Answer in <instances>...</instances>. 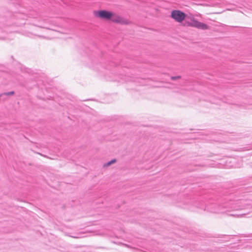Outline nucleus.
I'll return each instance as SVG.
<instances>
[{"label": "nucleus", "mask_w": 252, "mask_h": 252, "mask_svg": "<svg viewBox=\"0 0 252 252\" xmlns=\"http://www.w3.org/2000/svg\"><path fill=\"white\" fill-rule=\"evenodd\" d=\"M181 78V76H172L171 77V80H176V79H180Z\"/></svg>", "instance_id": "obj_8"}, {"label": "nucleus", "mask_w": 252, "mask_h": 252, "mask_svg": "<svg viewBox=\"0 0 252 252\" xmlns=\"http://www.w3.org/2000/svg\"><path fill=\"white\" fill-rule=\"evenodd\" d=\"M110 20L114 23L121 24L122 25H128L129 23L127 20L116 15L114 13V16Z\"/></svg>", "instance_id": "obj_4"}, {"label": "nucleus", "mask_w": 252, "mask_h": 252, "mask_svg": "<svg viewBox=\"0 0 252 252\" xmlns=\"http://www.w3.org/2000/svg\"><path fill=\"white\" fill-rule=\"evenodd\" d=\"M94 14L96 16H97L100 19L106 20H110L114 16L113 12L106 10L94 11Z\"/></svg>", "instance_id": "obj_1"}, {"label": "nucleus", "mask_w": 252, "mask_h": 252, "mask_svg": "<svg viewBox=\"0 0 252 252\" xmlns=\"http://www.w3.org/2000/svg\"><path fill=\"white\" fill-rule=\"evenodd\" d=\"M227 208V207L226 205H220L218 206L217 209L214 210V212L215 213H224L227 211H229L228 210H226Z\"/></svg>", "instance_id": "obj_5"}, {"label": "nucleus", "mask_w": 252, "mask_h": 252, "mask_svg": "<svg viewBox=\"0 0 252 252\" xmlns=\"http://www.w3.org/2000/svg\"><path fill=\"white\" fill-rule=\"evenodd\" d=\"M188 26L203 30H208L209 29V26L206 24L199 22L194 19L191 20V21L188 23Z\"/></svg>", "instance_id": "obj_2"}, {"label": "nucleus", "mask_w": 252, "mask_h": 252, "mask_svg": "<svg viewBox=\"0 0 252 252\" xmlns=\"http://www.w3.org/2000/svg\"><path fill=\"white\" fill-rule=\"evenodd\" d=\"M7 96H3V97H0V99H1L2 100L4 101V100H5L6 99V97H7Z\"/></svg>", "instance_id": "obj_9"}, {"label": "nucleus", "mask_w": 252, "mask_h": 252, "mask_svg": "<svg viewBox=\"0 0 252 252\" xmlns=\"http://www.w3.org/2000/svg\"><path fill=\"white\" fill-rule=\"evenodd\" d=\"M70 237H72V238H78V237L74 236H70Z\"/></svg>", "instance_id": "obj_10"}, {"label": "nucleus", "mask_w": 252, "mask_h": 252, "mask_svg": "<svg viewBox=\"0 0 252 252\" xmlns=\"http://www.w3.org/2000/svg\"><path fill=\"white\" fill-rule=\"evenodd\" d=\"M244 215V214H234V213L228 214V216H233V217H237V218L241 217L243 216Z\"/></svg>", "instance_id": "obj_7"}, {"label": "nucleus", "mask_w": 252, "mask_h": 252, "mask_svg": "<svg viewBox=\"0 0 252 252\" xmlns=\"http://www.w3.org/2000/svg\"><path fill=\"white\" fill-rule=\"evenodd\" d=\"M117 161V160L116 159H113L107 162V163L104 164L103 166L104 167H107L111 165V164L115 163Z\"/></svg>", "instance_id": "obj_6"}, {"label": "nucleus", "mask_w": 252, "mask_h": 252, "mask_svg": "<svg viewBox=\"0 0 252 252\" xmlns=\"http://www.w3.org/2000/svg\"><path fill=\"white\" fill-rule=\"evenodd\" d=\"M171 16L176 21L181 22L185 19L186 14L180 10H174L172 11Z\"/></svg>", "instance_id": "obj_3"}]
</instances>
